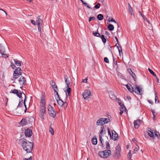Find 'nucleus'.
Listing matches in <instances>:
<instances>
[{
    "mask_svg": "<svg viewBox=\"0 0 160 160\" xmlns=\"http://www.w3.org/2000/svg\"><path fill=\"white\" fill-rule=\"evenodd\" d=\"M22 146L24 150L27 152L30 153L32 149L33 143L29 141H24L22 142Z\"/></svg>",
    "mask_w": 160,
    "mask_h": 160,
    "instance_id": "1",
    "label": "nucleus"
},
{
    "mask_svg": "<svg viewBox=\"0 0 160 160\" xmlns=\"http://www.w3.org/2000/svg\"><path fill=\"white\" fill-rule=\"evenodd\" d=\"M121 147L119 144H118L115 148V150L113 154V157L114 158L117 159L119 158L121 156Z\"/></svg>",
    "mask_w": 160,
    "mask_h": 160,
    "instance_id": "2",
    "label": "nucleus"
},
{
    "mask_svg": "<svg viewBox=\"0 0 160 160\" xmlns=\"http://www.w3.org/2000/svg\"><path fill=\"white\" fill-rule=\"evenodd\" d=\"M111 152L110 150H105L102 152H99V155L102 158H107L111 155Z\"/></svg>",
    "mask_w": 160,
    "mask_h": 160,
    "instance_id": "3",
    "label": "nucleus"
},
{
    "mask_svg": "<svg viewBox=\"0 0 160 160\" xmlns=\"http://www.w3.org/2000/svg\"><path fill=\"white\" fill-rule=\"evenodd\" d=\"M48 108L49 114L51 117L54 118L56 115V112L54 108L51 105H49L48 106Z\"/></svg>",
    "mask_w": 160,
    "mask_h": 160,
    "instance_id": "4",
    "label": "nucleus"
},
{
    "mask_svg": "<svg viewBox=\"0 0 160 160\" xmlns=\"http://www.w3.org/2000/svg\"><path fill=\"white\" fill-rule=\"evenodd\" d=\"M10 93L16 94L17 96L20 98H22V94H23V93L20 90H18L16 89L12 90L10 92Z\"/></svg>",
    "mask_w": 160,
    "mask_h": 160,
    "instance_id": "5",
    "label": "nucleus"
},
{
    "mask_svg": "<svg viewBox=\"0 0 160 160\" xmlns=\"http://www.w3.org/2000/svg\"><path fill=\"white\" fill-rule=\"evenodd\" d=\"M40 112L41 113V118L42 119H44V116L45 115L46 107L40 106Z\"/></svg>",
    "mask_w": 160,
    "mask_h": 160,
    "instance_id": "6",
    "label": "nucleus"
},
{
    "mask_svg": "<svg viewBox=\"0 0 160 160\" xmlns=\"http://www.w3.org/2000/svg\"><path fill=\"white\" fill-rule=\"evenodd\" d=\"M91 95V91L89 90H85L82 93V96L84 99H88Z\"/></svg>",
    "mask_w": 160,
    "mask_h": 160,
    "instance_id": "7",
    "label": "nucleus"
},
{
    "mask_svg": "<svg viewBox=\"0 0 160 160\" xmlns=\"http://www.w3.org/2000/svg\"><path fill=\"white\" fill-rule=\"evenodd\" d=\"M18 81L19 83L22 86L25 85L26 82V81L24 77L23 76H21L18 80Z\"/></svg>",
    "mask_w": 160,
    "mask_h": 160,
    "instance_id": "8",
    "label": "nucleus"
},
{
    "mask_svg": "<svg viewBox=\"0 0 160 160\" xmlns=\"http://www.w3.org/2000/svg\"><path fill=\"white\" fill-rule=\"evenodd\" d=\"M46 106V102L45 99V97L43 93L42 94V96L41 97L40 100V106Z\"/></svg>",
    "mask_w": 160,
    "mask_h": 160,
    "instance_id": "9",
    "label": "nucleus"
},
{
    "mask_svg": "<svg viewBox=\"0 0 160 160\" xmlns=\"http://www.w3.org/2000/svg\"><path fill=\"white\" fill-rule=\"evenodd\" d=\"M141 122V120L140 119H137L134 122L133 124L134 127L135 128H138L139 127L140 124Z\"/></svg>",
    "mask_w": 160,
    "mask_h": 160,
    "instance_id": "10",
    "label": "nucleus"
},
{
    "mask_svg": "<svg viewBox=\"0 0 160 160\" xmlns=\"http://www.w3.org/2000/svg\"><path fill=\"white\" fill-rule=\"evenodd\" d=\"M22 74V72H14L13 74V79H12L13 80L14 79L13 82H16V81H15V80L18 78H19L20 75H21Z\"/></svg>",
    "mask_w": 160,
    "mask_h": 160,
    "instance_id": "11",
    "label": "nucleus"
},
{
    "mask_svg": "<svg viewBox=\"0 0 160 160\" xmlns=\"http://www.w3.org/2000/svg\"><path fill=\"white\" fill-rule=\"evenodd\" d=\"M113 57V63L112 64L114 68H116V70H118V66L117 64V59L114 57L112 55Z\"/></svg>",
    "mask_w": 160,
    "mask_h": 160,
    "instance_id": "12",
    "label": "nucleus"
},
{
    "mask_svg": "<svg viewBox=\"0 0 160 160\" xmlns=\"http://www.w3.org/2000/svg\"><path fill=\"white\" fill-rule=\"evenodd\" d=\"M25 134L27 137H29L32 134V130L30 129H27L25 131Z\"/></svg>",
    "mask_w": 160,
    "mask_h": 160,
    "instance_id": "13",
    "label": "nucleus"
},
{
    "mask_svg": "<svg viewBox=\"0 0 160 160\" xmlns=\"http://www.w3.org/2000/svg\"><path fill=\"white\" fill-rule=\"evenodd\" d=\"M112 138L114 141L117 140L118 138V135L114 130H112Z\"/></svg>",
    "mask_w": 160,
    "mask_h": 160,
    "instance_id": "14",
    "label": "nucleus"
},
{
    "mask_svg": "<svg viewBox=\"0 0 160 160\" xmlns=\"http://www.w3.org/2000/svg\"><path fill=\"white\" fill-rule=\"evenodd\" d=\"M23 95H24L25 97L24 101V102H23L22 100L20 101L18 107H22V106H23V104H24L25 107H26V105L25 104V102L26 100V97L24 93H23Z\"/></svg>",
    "mask_w": 160,
    "mask_h": 160,
    "instance_id": "15",
    "label": "nucleus"
},
{
    "mask_svg": "<svg viewBox=\"0 0 160 160\" xmlns=\"http://www.w3.org/2000/svg\"><path fill=\"white\" fill-rule=\"evenodd\" d=\"M129 12L131 16H133L134 18V15L133 13V11L132 7L131 6L129 3H128Z\"/></svg>",
    "mask_w": 160,
    "mask_h": 160,
    "instance_id": "16",
    "label": "nucleus"
},
{
    "mask_svg": "<svg viewBox=\"0 0 160 160\" xmlns=\"http://www.w3.org/2000/svg\"><path fill=\"white\" fill-rule=\"evenodd\" d=\"M103 121L102 118L98 119L96 122V125L97 126H102L103 124Z\"/></svg>",
    "mask_w": 160,
    "mask_h": 160,
    "instance_id": "17",
    "label": "nucleus"
},
{
    "mask_svg": "<svg viewBox=\"0 0 160 160\" xmlns=\"http://www.w3.org/2000/svg\"><path fill=\"white\" fill-rule=\"evenodd\" d=\"M125 86L127 89L130 92H132L134 91L133 88L130 84H129V85L126 84Z\"/></svg>",
    "mask_w": 160,
    "mask_h": 160,
    "instance_id": "18",
    "label": "nucleus"
},
{
    "mask_svg": "<svg viewBox=\"0 0 160 160\" xmlns=\"http://www.w3.org/2000/svg\"><path fill=\"white\" fill-rule=\"evenodd\" d=\"M28 123L27 118H23L20 122V124L22 126L25 125Z\"/></svg>",
    "mask_w": 160,
    "mask_h": 160,
    "instance_id": "19",
    "label": "nucleus"
},
{
    "mask_svg": "<svg viewBox=\"0 0 160 160\" xmlns=\"http://www.w3.org/2000/svg\"><path fill=\"white\" fill-rule=\"evenodd\" d=\"M27 119L28 120V122L29 123L31 124L33 122L34 120V118L32 117H27Z\"/></svg>",
    "mask_w": 160,
    "mask_h": 160,
    "instance_id": "20",
    "label": "nucleus"
},
{
    "mask_svg": "<svg viewBox=\"0 0 160 160\" xmlns=\"http://www.w3.org/2000/svg\"><path fill=\"white\" fill-rule=\"evenodd\" d=\"M36 23L37 24V25H41L42 24V20L40 18V16L37 17L36 20Z\"/></svg>",
    "mask_w": 160,
    "mask_h": 160,
    "instance_id": "21",
    "label": "nucleus"
},
{
    "mask_svg": "<svg viewBox=\"0 0 160 160\" xmlns=\"http://www.w3.org/2000/svg\"><path fill=\"white\" fill-rule=\"evenodd\" d=\"M0 52L2 55L5 52V49L1 44H0Z\"/></svg>",
    "mask_w": 160,
    "mask_h": 160,
    "instance_id": "22",
    "label": "nucleus"
},
{
    "mask_svg": "<svg viewBox=\"0 0 160 160\" xmlns=\"http://www.w3.org/2000/svg\"><path fill=\"white\" fill-rule=\"evenodd\" d=\"M135 90L137 91H135V92L138 94H141V89H140L138 86H136L135 88Z\"/></svg>",
    "mask_w": 160,
    "mask_h": 160,
    "instance_id": "23",
    "label": "nucleus"
},
{
    "mask_svg": "<svg viewBox=\"0 0 160 160\" xmlns=\"http://www.w3.org/2000/svg\"><path fill=\"white\" fill-rule=\"evenodd\" d=\"M58 99H57V101L58 103L60 106H62L64 102L60 98H58Z\"/></svg>",
    "mask_w": 160,
    "mask_h": 160,
    "instance_id": "24",
    "label": "nucleus"
},
{
    "mask_svg": "<svg viewBox=\"0 0 160 160\" xmlns=\"http://www.w3.org/2000/svg\"><path fill=\"white\" fill-rule=\"evenodd\" d=\"M67 76L66 75H64V79H65V82L66 83L67 87H69V81H68L67 80Z\"/></svg>",
    "mask_w": 160,
    "mask_h": 160,
    "instance_id": "25",
    "label": "nucleus"
},
{
    "mask_svg": "<svg viewBox=\"0 0 160 160\" xmlns=\"http://www.w3.org/2000/svg\"><path fill=\"white\" fill-rule=\"evenodd\" d=\"M92 142L93 145H96L97 143V138L95 137H94L92 139Z\"/></svg>",
    "mask_w": 160,
    "mask_h": 160,
    "instance_id": "26",
    "label": "nucleus"
},
{
    "mask_svg": "<svg viewBox=\"0 0 160 160\" xmlns=\"http://www.w3.org/2000/svg\"><path fill=\"white\" fill-rule=\"evenodd\" d=\"M103 121V124L107 123L110 122V119L108 118H102Z\"/></svg>",
    "mask_w": 160,
    "mask_h": 160,
    "instance_id": "27",
    "label": "nucleus"
},
{
    "mask_svg": "<svg viewBox=\"0 0 160 160\" xmlns=\"http://www.w3.org/2000/svg\"><path fill=\"white\" fill-rule=\"evenodd\" d=\"M151 129L150 128H148V135L151 137H153L154 136V134L151 131Z\"/></svg>",
    "mask_w": 160,
    "mask_h": 160,
    "instance_id": "28",
    "label": "nucleus"
},
{
    "mask_svg": "<svg viewBox=\"0 0 160 160\" xmlns=\"http://www.w3.org/2000/svg\"><path fill=\"white\" fill-rule=\"evenodd\" d=\"M138 12L142 17L147 22L148 24H150L149 21L148 20L147 18L145 17L144 15L140 11H139Z\"/></svg>",
    "mask_w": 160,
    "mask_h": 160,
    "instance_id": "29",
    "label": "nucleus"
},
{
    "mask_svg": "<svg viewBox=\"0 0 160 160\" xmlns=\"http://www.w3.org/2000/svg\"><path fill=\"white\" fill-rule=\"evenodd\" d=\"M121 101L120 100H119L118 103H119V104L121 107V108H120L122 109H126V107H125L124 104L122 103H121Z\"/></svg>",
    "mask_w": 160,
    "mask_h": 160,
    "instance_id": "30",
    "label": "nucleus"
},
{
    "mask_svg": "<svg viewBox=\"0 0 160 160\" xmlns=\"http://www.w3.org/2000/svg\"><path fill=\"white\" fill-rule=\"evenodd\" d=\"M155 102L156 103H159V100H157L158 98L157 93L156 91H155Z\"/></svg>",
    "mask_w": 160,
    "mask_h": 160,
    "instance_id": "31",
    "label": "nucleus"
},
{
    "mask_svg": "<svg viewBox=\"0 0 160 160\" xmlns=\"http://www.w3.org/2000/svg\"><path fill=\"white\" fill-rule=\"evenodd\" d=\"M97 18L99 20H102L103 18V15L101 14H99L97 16Z\"/></svg>",
    "mask_w": 160,
    "mask_h": 160,
    "instance_id": "32",
    "label": "nucleus"
},
{
    "mask_svg": "<svg viewBox=\"0 0 160 160\" xmlns=\"http://www.w3.org/2000/svg\"><path fill=\"white\" fill-rule=\"evenodd\" d=\"M92 34L95 36L98 37H101V35L98 32V31H97V32H92Z\"/></svg>",
    "mask_w": 160,
    "mask_h": 160,
    "instance_id": "33",
    "label": "nucleus"
},
{
    "mask_svg": "<svg viewBox=\"0 0 160 160\" xmlns=\"http://www.w3.org/2000/svg\"><path fill=\"white\" fill-rule=\"evenodd\" d=\"M15 64L17 66H20L21 65V62L18 61V60L15 59L14 60Z\"/></svg>",
    "mask_w": 160,
    "mask_h": 160,
    "instance_id": "34",
    "label": "nucleus"
},
{
    "mask_svg": "<svg viewBox=\"0 0 160 160\" xmlns=\"http://www.w3.org/2000/svg\"><path fill=\"white\" fill-rule=\"evenodd\" d=\"M108 29L110 30V31H112L114 29V27L113 25L112 24H109L108 25Z\"/></svg>",
    "mask_w": 160,
    "mask_h": 160,
    "instance_id": "35",
    "label": "nucleus"
},
{
    "mask_svg": "<svg viewBox=\"0 0 160 160\" xmlns=\"http://www.w3.org/2000/svg\"><path fill=\"white\" fill-rule=\"evenodd\" d=\"M132 153H131V150H130L128 153V158L129 159V160H131L132 158Z\"/></svg>",
    "mask_w": 160,
    "mask_h": 160,
    "instance_id": "36",
    "label": "nucleus"
},
{
    "mask_svg": "<svg viewBox=\"0 0 160 160\" xmlns=\"http://www.w3.org/2000/svg\"><path fill=\"white\" fill-rule=\"evenodd\" d=\"M101 38L102 39V41L103 43H105L106 42V40L104 37V36L103 35H102L101 36Z\"/></svg>",
    "mask_w": 160,
    "mask_h": 160,
    "instance_id": "37",
    "label": "nucleus"
},
{
    "mask_svg": "<svg viewBox=\"0 0 160 160\" xmlns=\"http://www.w3.org/2000/svg\"><path fill=\"white\" fill-rule=\"evenodd\" d=\"M139 149V146L138 145H136V147L134 149V151L132 152V153L133 154L135 153L137 151H138Z\"/></svg>",
    "mask_w": 160,
    "mask_h": 160,
    "instance_id": "38",
    "label": "nucleus"
},
{
    "mask_svg": "<svg viewBox=\"0 0 160 160\" xmlns=\"http://www.w3.org/2000/svg\"><path fill=\"white\" fill-rule=\"evenodd\" d=\"M49 131L51 133V134L52 135H53L54 134V131L53 130L52 128L51 127V126L50 125V126L49 129Z\"/></svg>",
    "mask_w": 160,
    "mask_h": 160,
    "instance_id": "39",
    "label": "nucleus"
},
{
    "mask_svg": "<svg viewBox=\"0 0 160 160\" xmlns=\"http://www.w3.org/2000/svg\"><path fill=\"white\" fill-rule=\"evenodd\" d=\"M66 88H67V91L68 93V95H70L71 89L69 87H67L66 86Z\"/></svg>",
    "mask_w": 160,
    "mask_h": 160,
    "instance_id": "40",
    "label": "nucleus"
},
{
    "mask_svg": "<svg viewBox=\"0 0 160 160\" xmlns=\"http://www.w3.org/2000/svg\"><path fill=\"white\" fill-rule=\"evenodd\" d=\"M129 70L131 72H132L131 75L132 76L133 78L135 79L136 78V75L134 73H133L131 69H129Z\"/></svg>",
    "mask_w": 160,
    "mask_h": 160,
    "instance_id": "41",
    "label": "nucleus"
},
{
    "mask_svg": "<svg viewBox=\"0 0 160 160\" xmlns=\"http://www.w3.org/2000/svg\"><path fill=\"white\" fill-rule=\"evenodd\" d=\"M21 68L19 67H18L15 70L14 72H21Z\"/></svg>",
    "mask_w": 160,
    "mask_h": 160,
    "instance_id": "42",
    "label": "nucleus"
},
{
    "mask_svg": "<svg viewBox=\"0 0 160 160\" xmlns=\"http://www.w3.org/2000/svg\"><path fill=\"white\" fill-rule=\"evenodd\" d=\"M155 134L156 136L159 139L160 138V135L158 132H155Z\"/></svg>",
    "mask_w": 160,
    "mask_h": 160,
    "instance_id": "43",
    "label": "nucleus"
},
{
    "mask_svg": "<svg viewBox=\"0 0 160 160\" xmlns=\"http://www.w3.org/2000/svg\"><path fill=\"white\" fill-rule=\"evenodd\" d=\"M101 4L99 3H98L97 5L95 6L94 8L96 9H98L99 8Z\"/></svg>",
    "mask_w": 160,
    "mask_h": 160,
    "instance_id": "44",
    "label": "nucleus"
},
{
    "mask_svg": "<svg viewBox=\"0 0 160 160\" xmlns=\"http://www.w3.org/2000/svg\"><path fill=\"white\" fill-rule=\"evenodd\" d=\"M106 148L107 149H109L110 148V145L109 143V142L108 141H106Z\"/></svg>",
    "mask_w": 160,
    "mask_h": 160,
    "instance_id": "45",
    "label": "nucleus"
},
{
    "mask_svg": "<svg viewBox=\"0 0 160 160\" xmlns=\"http://www.w3.org/2000/svg\"><path fill=\"white\" fill-rule=\"evenodd\" d=\"M104 129V126L101 127V131L100 132V135H102L103 134Z\"/></svg>",
    "mask_w": 160,
    "mask_h": 160,
    "instance_id": "46",
    "label": "nucleus"
},
{
    "mask_svg": "<svg viewBox=\"0 0 160 160\" xmlns=\"http://www.w3.org/2000/svg\"><path fill=\"white\" fill-rule=\"evenodd\" d=\"M42 24L38 25V30L40 32L41 30V28L42 27Z\"/></svg>",
    "mask_w": 160,
    "mask_h": 160,
    "instance_id": "47",
    "label": "nucleus"
},
{
    "mask_svg": "<svg viewBox=\"0 0 160 160\" xmlns=\"http://www.w3.org/2000/svg\"><path fill=\"white\" fill-rule=\"evenodd\" d=\"M126 110V109H122L120 108V112L119 113L120 114V115H121L122 114L123 112L124 111H125Z\"/></svg>",
    "mask_w": 160,
    "mask_h": 160,
    "instance_id": "48",
    "label": "nucleus"
},
{
    "mask_svg": "<svg viewBox=\"0 0 160 160\" xmlns=\"http://www.w3.org/2000/svg\"><path fill=\"white\" fill-rule=\"evenodd\" d=\"M104 60L105 62L107 63H109V61L108 58L107 57H105L104 58Z\"/></svg>",
    "mask_w": 160,
    "mask_h": 160,
    "instance_id": "49",
    "label": "nucleus"
},
{
    "mask_svg": "<svg viewBox=\"0 0 160 160\" xmlns=\"http://www.w3.org/2000/svg\"><path fill=\"white\" fill-rule=\"evenodd\" d=\"M50 84L52 86V87H53V86L56 85L55 82L53 81H51V82H50Z\"/></svg>",
    "mask_w": 160,
    "mask_h": 160,
    "instance_id": "50",
    "label": "nucleus"
},
{
    "mask_svg": "<svg viewBox=\"0 0 160 160\" xmlns=\"http://www.w3.org/2000/svg\"><path fill=\"white\" fill-rule=\"evenodd\" d=\"M52 87V88H53L54 92H56V90H57L58 88L57 86L56 85H55V86H53V87Z\"/></svg>",
    "mask_w": 160,
    "mask_h": 160,
    "instance_id": "51",
    "label": "nucleus"
},
{
    "mask_svg": "<svg viewBox=\"0 0 160 160\" xmlns=\"http://www.w3.org/2000/svg\"><path fill=\"white\" fill-rule=\"evenodd\" d=\"M95 19V18L94 17H90L89 18V22H90L92 20H94Z\"/></svg>",
    "mask_w": 160,
    "mask_h": 160,
    "instance_id": "52",
    "label": "nucleus"
},
{
    "mask_svg": "<svg viewBox=\"0 0 160 160\" xmlns=\"http://www.w3.org/2000/svg\"><path fill=\"white\" fill-rule=\"evenodd\" d=\"M99 138L101 143L102 144V141H103V139L102 138L101 135H99Z\"/></svg>",
    "mask_w": 160,
    "mask_h": 160,
    "instance_id": "53",
    "label": "nucleus"
},
{
    "mask_svg": "<svg viewBox=\"0 0 160 160\" xmlns=\"http://www.w3.org/2000/svg\"><path fill=\"white\" fill-rule=\"evenodd\" d=\"M28 158H24L23 160H32V159L31 155L30 156V157Z\"/></svg>",
    "mask_w": 160,
    "mask_h": 160,
    "instance_id": "54",
    "label": "nucleus"
},
{
    "mask_svg": "<svg viewBox=\"0 0 160 160\" xmlns=\"http://www.w3.org/2000/svg\"><path fill=\"white\" fill-rule=\"evenodd\" d=\"M88 79V78H86L85 79H83L82 82L85 83H87Z\"/></svg>",
    "mask_w": 160,
    "mask_h": 160,
    "instance_id": "55",
    "label": "nucleus"
},
{
    "mask_svg": "<svg viewBox=\"0 0 160 160\" xmlns=\"http://www.w3.org/2000/svg\"><path fill=\"white\" fill-rule=\"evenodd\" d=\"M148 70L149 71V72L151 74H153L154 73V72L152 70H151L150 68H148Z\"/></svg>",
    "mask_w": 160,
    "mask_h": 160,
    "instance_id": "56",
    "label": "nucleus"
},
{
    "mask_svg": "<svg viewBox=\"0 0 160 160\" xmlns=\"http://www.w3.org/2000/svg\"><path fill=\"white\" fill-rule=\"evenodd\" d=\"M11 66L13 69H14L16 67L15 66L13 63H12V62L11 63Z\"/></svg>",
    "mask_w": 160,
    "mask_h": 160,
    "instance_id": "57",
    "label": "nucleus"
},
{
    "mask_svg": "<svg viewBox=\"0 0 160 160\" xmlns=\"http://www.w3.org/2000/svg\"><path fill=\"white\" fill-rule=\"evenodd\" d=\"M111 96L112 97H111V98H113V99H115L117 98L114 95H112Z\"/></svg>",
    "mask_w": 160,
    "mask_h": 160,
    "instance_id": "58",
    "label": "nucleus"
},
{
    "mask_svg": "<svg viewBox=\"0 0 160 160\" xmlns=\"http://www.w3.org/2000/svg\"><path fill=\"white\" fill-rule=\"evenodd\" d=\"M110 20V19L109 18V22H112L116 23V22L113 19V18H112Z\"/></svg>",
    "mask_w": 160,
    "mask_h": 160,
    "instance_id": "59",
    "label": "nucleus"
},
{
    "mask_svg": "<svg viewBox=\"0 0 160 160\" xmlns=\"http://www.w3.org/2000/svg\"><path fill=\"white\" fill-rule=\"evenodd\" d=\"M31 22L34 25H35L36 24L35 21L33 20H31Z\"/></svg>",
    "mask_w": 160,
    "mask_h": 160,
    "instance_id": "60",
    "label": "nucleus"
},
{
    "mask_svg": "<svg viewBox=\"0 0 160 160\" xmlns=\"http://www.w3.org/2000/svg\"><path fill=\"white\" fill-rule=\"evenodd\" d=\"M108 134L111 137V132L109 129V128H108Z\"/></svg>",
    "mask_w": 160,
    "mask_h": 160,
    "instance_id": "61",
    "label": "nucleus"
},
{
    "mask_svg": "<svg viewBox=\"0 0 160 160\" xmlns=\"http://www.w3.org/2000/svg\"><path fill=\"white\" fill-rule=\"evenodd\" d=\"M116 46H117V48H118V51H119V53L120 54V50H119V47H118V46H119V45H118V43H116Z\"/></svg>",
    "mask_w": 160,
    "mask_h": 160,
    "instance_id": "62",
    "label": "nucleus"
},
{
    "mask_svg": "<svg viewBox=\"0 0 160 160\" xmlns=\"http://www.w3.org/2000/svg\"><path fill=\"white\" fill-rule=\"evenodd\" d=\"M115 38L117 42H118V45H120L118 43V39L117 37L116 36H115Z\"/></svg>",
    "mask_w": 160,
    "mask_h": 160,
    "instance_id": "63",
    "label": "nucleus"
},
{
    "mask_svg": "<svg viewBox=\"0 0 160 160\" xmlns=\"http://www.w3.org/2000/svg\"><path fill=\"white\" fill-rule=\"evenodd\" d=\"M2 55H3V57L5 58H8V57L7 55V54H4H4Z\"/></svg>",
    "mask_w": 160,
    "mask_h": 160,
    "instance_id": "64",
    "label": "nucleus"
}]
</instances>
